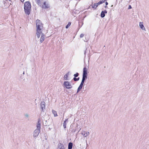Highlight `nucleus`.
<instances>
[{
	"label": "nucleus",
	"mask_w": 149,
	"mask_h": 149,
	"mask_svg": "<svg viewBox=\"0 0 149 149\" xmlns=\"http://www.w3.org/2000/svg\"><path fill=\"white\" fill-rule=\"evenodd\" d=\"M82 134H83V136L84 137H86L89 135V132H86L84 134H83V133H82Z\"/></svg>",
	"instance_id": "17"
},
{
	"label": "nucleus",
	"mask_w": 149,
	"mask_h": 149,
	"mask_svg": "<svg viewBox=\"0 0 149 149\" xmlns=\"http://www.w3.org/2000/svg\"><path fill=\"white\" fill-rule=\"evenodd\" d=\"M41 0H36V3L39 6H41V4L40 2Z\"/></svg>",
	"instance_id": "16"
},
{
	"label": "nucleus",
	"mask_w": 149,
	"mask_h": 149,
	"mask_svg": "<svg viewBox=\"0 0 149 149\" xmlns=\"http://www.w3.org/2000/svg\"><path fill=\"white\" fill-rule=\"evenodd\" d=\"M24 8L26 14L28 15H29L31 9V4L29 1H28L25 2Z\"/></svg>",
	"instance_id": "1"
},
{
	"label": "nucleus",
	"mask_w": 149,
	"mask_h": 149,
	"mask_svg": "<svg viewBox=\"0 0 149 149\" xmlns=\"http://www.w3.org/2000/svg\"><path fill=\"white\" fill-rule=\"evenodd\" d=\"M73 143L71 142H70L68 145V149H72V148Z\"/></svg>",
	"instance_id": "14"
},
{
	"label": "nucleus",
	"mask_w": 149,
	"mask_h": 149,
	"mask_svg": "<svg viewBox=\"0 0 149 149\" xmlns=\"http://www.w3.org/2000/svg\"><path fill=\"white\" fill-rule=\"evenodd\" d=\"M87 75H82V80H84V81H85V80L87 79Z\"/></svg>",
	"instance_id": "21"
},
{
	"label": "nucleus",
	"mask_w": 149,
	"mask_h": 149,
	"mask_svg": "<svg viewBox=\"0 0 149 149\" xmlns=\"http://www.w3.org/2000/svg\"><path fill=\"white\" fill-rule=\"evenodd\" d=\"M68 73L67 74H65L64 75V79H65V80H67V78H68Z\"/></svg>",
	"instance_id": "24"
},
{
	"label": "nucleus",
	"mask_w": 149,
	"mask_h": 149,
	"mask_svg": "<svg viewBox=\"0 0 149 149\" xmlns=\"http://www.w3.org/2000/svg\"><path fill=\"white\" fill-rule=\"evenodd\" d=\"M132 8V7L131 5H129L128 7V9H129Z\"/></svg>",
	"instance_id": "31"
},
{
	"label": "nucleus",
	"mask_w": 149,
	"mask_h": 149,
	"mask_svg": "<svg viewBox=\"0 0 149 149\" xmlns=\"http://www.w3.org/2000/svg\"><path fill=\"white\" fill-rule=\"evenodd\" d=\"M58 149H61L64 148L63 144H62L61 143H59L58 145Z\"/></svg>",
	"instance_id": "9"
},
{
	"label": "nucleus",
	"mask_w": 149,
	"mask_h": 149,
	"mask_svg": "<svg viewBox=\"0 0 149 149\" xmlns=\"http://www.w3.org/2000/svg\"><path fill=\"white\" fill-rule=\"evenodd\" d=\"M87 69L86 67H84L83 68V75H87Z\"/></svg>",
	"instance_id": "11"
},
{
	"label": "nucleus",
	"mask_w": 149,
	"mask_h": 149,
	"mask_svg": "<svg viewBox=\"0 0 149 149\" xmlns=\"http://www.w3.org/2000/svg\"><path fill=\"white\" fill-rule=\"evenodd\" d=\"M107 13V11L106 10H105L104 11H102L101 13L100 16L101 17L103 18L105 16V13Z\"/></svg>",
	"instance_id": "7"
},
{
	"label": "nucleus",
	"mask_w": 149,
	"mask_h": 149,
	"mask_svg": "<svg viewBox=\"0 0 149 149\" xmlns=\"http://www.w3.org/2000/svg\"><path fill=\"white\" fill-rule=\"evenodd\" d=\"M40 132V130L36 129L33 132V136L36 138Z\"/></svg>",
	"instance_id": "3"
},
{
	"label": "nucleus",
	"mask_w": 149,
	"mask_h": 149,
	"mask_svg": "<svg viewBox=\"0 0 149 149\" xmlns=\"http://www.w3.org/2000/svg\"><path fill=\"white\" fill-rule=\"evenodd\" d=\"M65 149L64 148H63V149Z\"/></svg>",
	"instance_id": "41"
},
{
	"label": "nucleus",
	"mask_w": 149,
	"mask_h": 149,
	"mask_svg": "<svg viewBox=\"0 0 149 149\" xmlns=\"http://www.w3.org/2000/svg\"><path fill=\"white\" fill-rule=\"evenodd\" d=\"M84 84H80V86H81L82 87H83V85Z\"/></svg>",
	"instance_id": "34"
},
{
	"label": "nucleus",
	"mask_w": 149,
	"mask_h": 149,
	"mask_svg": "<svg viewBox=\"0 0 149 149\" xmlns=\"http://www.w3.org/2000/svg\"><path fill=\"white\" fill-rule=\"evenodd\" d=\"M36 31H41V29L43 28V26L38 25L36 26Z\"/></svg>",
	"instance_id": "8"
},
{
	"label": "nucleus",
	"mask_w": 149,
	"mask_h": 149,
	"mask_svg": "<svg viewBox=\"0 0 149 149\" xmlns=\"http://www.w3.org/2000/svg\"><path fill=\"white\" fill-rule=\"evenodd\" d=\"M82 87L81 86H79V87H78L77 91V93H78L80 90H81L82 88Z\"/></svg>",
	"instance_id": "23"
},
{
	"label": "nucleus",
	"mask_w": 149,
	"mask_h": 149,
	"mask_svg": "<svg viewBox=\"0 0 149 149\" xmlns=\"http://www.w3.org/2000/svg\"><path fill=\"white\" fill-rule=\"evenodd\" d=\"M68 120V119H66L63 123V126L65 129L66 128V122Z\"/></svg>",
	"instance_id": "18"
},
{
	"label": "nucleus",
	"mask_w": 149,
	"mask_h": 149,
	"mask_svg": "<svg viewBox=\"0 0 149 149\" xmlns=\"http://www.w3.org/2000/svg\"><path fill=\"white\" fill-rule=\"evenodd\" d=\"M24 74V72H23V74Z\"/></svg>",
	"instance_id": "40"
},
{
	"label": "nucleus",
	"mask_w": 149,
	"mask_h": 149,
	"mask_svg": "<svg viewBox=\"0 0 149 149\" xmlns=\"http://www.w3.org/2000/svg\"><path fill=\"white\" fill-rule=\"evenodd\" d=\"M47 120H46V122H47Z\"/></svg>",
	"instance_id": "42"
},
{
	"label": "nucleus",
	"mask_w": 149,
	"mask_h": 149,
	"mask_svg": "<svg viewBox=\"0 0 149 149\" xmlns=\"http://www.w3.org/2000/svg\"><path fill=\"white\" fill-rule=\"evenodd\" d=\"M84 82H85V81H84V80H82L81 81V84H84Z\"/></svg>",
	"instance_id": "30"
},
{
	"label": "nucleus",
	"mask_w": 149,
	"mask_h": 149,
	"mask_svg": "<svg viewBox=\"0 0 149 149\" xmlns=\"http://www.w3.org/2000/svg\"><path fill=\"white\" fill-rule=\"evenodd\" d=\"M71 23L70 22H69L68 24L66 26L65 28L66 29H68L71 25Z\"/></svg>",
	"instance_id": "25"
},
{
	"label": "nucleus",
	"mask_w": 149,
	"mask_h": 149,
	"mask_svg": "<svg viewBox=\"0 0 149 149\" xmlns=\"http://www.w3.org/2000/svg\"><path fill=\"white\" fill-rule=\"evenodd\" d=\"M52 112L53 113L54 115V117H56V116H57L58 115H57L56 111H55L54 110H52Z\"/></svg>",
	"instance_id": "20"
},
{
	"label": "nucleus",
	"mask_w": 149,
	"mask_h": 149,
	"mask_svg": "<svg viewBox=\"0 0 149 149\" xmlns=\"http://www.w3.org/2000/svg\"><path fill=\"white\" fill-rule=\"evenodd\" d=\"M84 34L82 33V34H81V35H80V37L81 38H82L84 37Z\"/></svg>",
	"instance_id": "29"
},
{
	"label": "nucleus",
	"mask_w": 149,
	"mask_h": 149,
	"mask_svg": "<svg viewBox=\"0 0 149 149\" xmlns=\"http://www.w3.org/2000/svg\"><path fill=\"white\" fill-rule=\"evenodd\" d=\"M86 49L85 50V51H84V54L85 55V56L86 55Z\"/></svg>",
	"instance_id": "32"
},
{
	"label": "nucleus",
	"mask_w": 149,
	"mask_h": 149,
	"mask_svg": "<svg viewBox=\"0 0 149 149\" xmlns=\"http://www.w3.org/2000/svg\"><path fill=\"white\" fill-rule=\"evenodd\" d=\"M41 124H37L36 127L37 128L36 129L39 130H40V128H41Z\"/></svg>",
	"instance_id": "22"
},
{
	"label": "nucleus",
	"mask_w": 149,
	"mask_h": 149,
	"mask_svg": "<svg viewBox=\"0 0 149 149\" xmlns=\"http://www.w3.org/2000/svg\"><path fill=\"white\" fill-rule=\"evenodd\" d=\"M97 7V6L96 4V3H94L93 4H92V7L93 8H94L95 9H96Z\"/></svg>",
	"instance_id": "19"
},
{
	"label": "nucleus",
	"mask_w": 149,
	"mask_h": 149,
	"mask_svg": "<svg viewBox=\"0 0 149 149\" xmlns=\"http://www.w3.org/2000/svg\"><path fill=\"white\" fill-rule=\"evenodd\" d=\"M41 6L42 8L45 9L49 8V4L47 3L46 1H45L43 3V4Z\"/></svg>",
	"instance_id": "5"
},
{
	"label": "nucleus",
	"mask_w": 149,
	"mask_h": 149,
	"mask_svg": "<svg viewBox=\"0 0 149 149\" xmlns=\"http://www.w3.org/2000/svg\"><path fill=\"white\" fill-rule=\"evenodd\" d=\"M108 3L107 2H105V4H106V5H108Z\"/></svg>",
	"instance_id": "35"
},
{
	"label": "nucleus",
	"mask_w": 149,
	"mask_h": 149,
	"mask_svg": "<svg viewBox=\"0 0 149 149\" xmlns=\"http://www.w3.org/2000/svg\"><path fill=\"white\" fill-rule=\"evenodd\" d=\"M73 80L74 81H77V78L76 77H74L73 78Z\"/></svg>",
	"instance_id": "28"
},
{
	"label": "nucleus",
	"mask_w": 149,
	"mask_h": 149,
	"mask_svg": "<svg viewBox=\"0 0 149 149\" xmlns=\"http://www.w3.org/2000/svg\"><path fill=\"white\" fill-rule=\"evenodd\" d=\"M25 116L27 117H29V115L28 114H25Z\"/></svg>",
	"instance_id": "33"
},
{
	"label": "nucleus",
	"mask_w": 149,
	"mask_h": 149,
	"mask_svg": "<svg viewBox=\"0 0 149 149\" xmlns=\"http://www.w3.org/2000/svg\"><path fill=\"white\" fill-rule=\"evenodd\" d=\"M107 0H102L101 1H100L98 2L97 3H96V4L97 5V6L100 4L102 3H104V2L106 1Z\"/></svg>",
	"instance_id": "15"
},
{
	"label": "nucleus",
	"mask_w": 149,
	"mask_h": 149,
	"mask_svg": "<svg viewBox=\"0 0 149 149\" xmlns=\"http://www.w3.org/2000/svg\"><path fill=\"white\" fill-rule=\"evenodd\" d=\"M21 0V1L22 2H23L24 1V0Z\"/></svg>",
	"instance_id": "36"
},
{
	"label": "nucleus",
	"mask_w": 149,
	"mask_h": 149,
	"mask_svg": "<svg viewBox=\"0 0 149 149\" xmlns=\"http://www.w3.org/2000/svg\"><path fill=\"white\" fill-rule=\"evenodd\" d=\"M36 26L38 25H42V24L41 23V21L39 19H37L36 21Z\"/></svg>",
	"instance_id": "12"
},
{
	"label": "nucleus",
	"mask_w": 149,
	"mask_h": 149,
	"mask_svg": "<svg viewBox=\"0 0 149 149\" xmlns=\"http://www.w3.org/2000/svg\"><path fill=\"white\" fill-rule=\"evenodd\" d=\"M79 73L78 72H77V73H76V74H74V77H77L79 76Z\"/></svg>",
	"instance_id": "26"
},
{
	"label": "nucleus",
	"mask_w": 149,
	"mask_h": 149,
	"mask_svg": "<svg viewBox=\"0 0 149 149\" xmlns=\"http://www.w3.org/2000/svg\"><path fill=\"white\" fill-rule=\"evenodd\" d=\"M36 34L37 37L38 38H39L40 37V34L41 33L42 34V33L41 31H36Z\"/></svg>",
	"instance_id": "13"
},
{
	"label": "nucleus",
	"mask_w": 149,
	"mask_h": 149,
	"mask_svg": "<svg viewBox=\"0 0 149 149\" xmlns=\"http://www.w3.org/2000/svg\"><path fill=\"white\" fill-rule=\"evenodd\" d=\"M40 118H38V122L37 123V124H41L40 123Z\"/></svg>",
	"instance_id": "27"
},
{
	"label": "nucleus",
	"mask_w": 149,
	"mask_h": 149,
	"mask_svg": "<svg viewBox=\"0 0 149 149\" xmlns=\"http://www.w3.org/2000/svg\"><path fill=\"white\" fill-rule=\"evenodd\" d=\"M77 78V81H78L79 80V77H78Z\"/></svg>",
	"instance_id": "37"
},
{
	"label": "nucleus",
	"mask_w": 149,
	"mask_h": 149,
	"mask_svg": "<svg viewBox=\"0 0 149 149\" xmlns=\"http://www.w3.org/2000/svg\"><path fill=\"white\" fill-rule=\"evenodd\" d=\"M73 132H75V130H74V129H73Z\"/></svg>",
	"instance_id": "38"
},
{
	"label": "nucleus",
	"mask_w": 149,
	"mask_h": 149,
	"mask_svg": "<svg viewBox=\"0 0 149 149\" xmlns=\"http://www.w3.org/2000/svg\"><path fill=\"white\" fill-rule=\"evenodd\" d=\"M45 103L44 101H42L41 102L40 108L42 112H44V110L45 109Z\"/></svg>",
	"instance_id": "4"
},
{
	"label": "nucleus",
	"mask_w": 149,
	"mask_h": 149,
	"mask_svg": "<svg viewBox=\"0 0 149 149\" xmlns=\"http://www.w3.org/2000/svg\"><path fill=\"white\" fill-rule=\"evenodd\" d=\"M139 26L143 30H145V28L144 27L143 24V23L142 22H140L139 23Z\"/></svg>",
	"instance_id": "10"
},
{
	"label": "nucleus",
	"mask_w": 149,
	"mask_h": 149,
	"mask_svg": "<svg viewBox=\"0 0 149 149\" xmlns=\"http://www.w3.org/2000/svg\"><path fill=\"white\" fill-rule=\"evenodd\" d=\"M63 85L67 89H70L72 87L71 84L68 81H64L63 83Z\"/></svg>",
	"instance_id": "2"
},
{
	"label": "nucleus",
	"mask_w": 149,
	"mask_h": 149,
	"mask_svg": "<svg viewBox=\"0 0 149 149\" xmlns=\"http://www.w3.org/2000/svg\"><path fill=\"white\" fill-rule=\"evenodd\" d=\"M45 35L43 33H42L41 37L40 39V43H42L45 40Z\"/></svg>",
	"instance_id": "6"
},
{
	"label": "nucleus",
	"mask_w": 149,
	"mask_h": 149,
	"mask_svg": "<svg viewBox=\"0 0 149 149\" xmlns=\"http://www.w3.org/2000/svg\"><path fill=\"white\" fill-rule=\"evenodd\" d=\"M104 7L105 8H107V5L105 6Z\"/></svg>",
	"instance_id": "39"
}]
</instances>
